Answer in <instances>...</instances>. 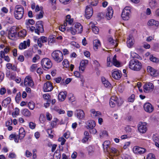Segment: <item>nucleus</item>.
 Returning <instances> with one entry per match:
<instances>
[{
  "label": "nucleus",
  "instance_id": "f257e3e1",
  "mask_svg": "<svg viewBox=\"0 0 159 159\" xmlns=\"http://www.w3.org/2000/svg\"><path fill=\"white\" fill-rule=\"evenodd\" d=\"M24 12V7L20 5L16 6L14 12V15L16 18L20 20L22 18Z\"/></svg>",
  "mask_w": 159,
  "mask_h": 159
},
{
  "label": "nucleus",
  "instance_id": "f03ea898",
  "mask_svg": "<svg viewBox=\"0 0 159 159\" xmlns=\"http://www.w3.org/2000/svg\"><path fill=\"white\" fill-rule=\"evenodd\" d=\"M129 68L135 71H139L142 68L141 63L137 60L133 59L130 60L129 65Z\"/></svg>",
  "mask_w": 159,
  "mask_h": 159
},
{
  "label": "nucleus",
  "instance_id": "7ed1b4c3",
  "mask_svg": "<svg viewBox=\"0 0 159 159\" xmlns=\"http://www.w3.org/2000/svg\"><path fill=\"white\" fill-rule=\"evenodd\" d=\"M52 59L57 62H61L63 59V54L62 52L59 50H56L52 53Z\"/></svg>",
  "mask_w": 159,
  "mask_h": 159
},
{
  "label": "nucleus",
  "instance_id": "20e7f679",
  "mask_svg": "<svg viewBox=\"0 0 159 159\" xmlns=\"http://www.w3.org/2000/svg\"><path fill=\"white\" fill-rule=\"evenodd\" d=\"M72 26L75 28H74L73 27H72L69 28V30L72 34L75 35L76 33L79 34L82 32L83 31V26L80 23H73Z\"/></svg>",
  "mask_w": 159,
  "mask_h": 159
},
{
  "label": "nucleus",
  "instance_id": "39448f33",
  "mask_svg": "<svg viewBox=\"0 0 159 159\" xmlns=\"http://www.w3.org/2000/svg\"><path fill=\"white\" fill-rule=\"evenodd\" d=\"M29 28L31 31H33L34 30L35 32L38 35L39 34L40 32L43 33L44 31L42 20H39L37 22L36 29H35V27L33 26H31Z\"/></svg>",
  "mask_w": 159,
  "mask_h": 159
},
{
  "label": "nucleus",
  "instance_id": "423d86ee",
  "mask_svg": "<svg viewBox=\"0 0 159 159\" xmlns=\"http://www.w3.org/2000/svg\"><path fill=\"white\" fill-rule=\"evenodd\" d=\"M123 103V100L121 98H118L116 96H112L109 101V104L111 107H115L116 104L118 106H120Z\"/></svg>",
  "mask_w": 159,
  "mask_h": 159
},
{
  "label": "nucleus",
  "instance_id": "0eeeda50",
  "mask_svg": "<svg viewBox=\"0 0 159 159\" xmlns=\"http://www.w3.org/2000/svg\"><path fill=\"white\" fill-rule=\"evenodd\" d=\"M41 64L43 69L45 70L50 68L52 66L51 60L47 58L43 59L41 61Z\"/></svg>",
  "mask_w": 159,
  "mask_h": 159
},
{
  "label": "nucleus",
  "instance_id": "6e6552de",
  "mask_svg": "<svg viewBox=\"0 0 159 159\" xmlns=\"http://www.w3.org/2000/svg\"><path fill=\"white\" fill-rule=\"evenodd\" d=\"M17 35L16 28L15 26L12 27L9 30L8 37L9 39L14 40Z\"/></svg>",
  "mask_w": 159,
  "mask_h": 159
},
{
  "label": "nucleus",
  "instance_id": "1a4fd4ad",
  "mask_svg": "<svg viewBox=\"0 0 159 159\" xmlns=\"http://www.w3.org/2000/svg\"><path fill=\"white\" fill-rule=\"evenodd\" d=\"M93 13L92 8L89 6H87L85 10V16L87 19H89L92 16Z\"/></svg>",
  "mask_w": 159,
  "mask_h": 159
},
{
  "label": "nucleus",
  "instance_id": "9d476101",
  "mask_svg": "<svg viewBox=\"0 0 159 159\" xmlns=\"http://www.w3.org/2000/svg\"><path fill=\"white\" fill-rule=\"evenodd\" d=\"M24 84L25 86L32 87L34 85V83L32 78L29 76H26L25 78L24 81Z\"/></svg>",
  "mask_w": 159,
  "mask_h": 159
},
{
  "label": "nucleus",
  "instance_id": "9b49d317",
  "mask_svg": "<svg viewBox=\"0 0 159 159\" xmlns=\"http://www.w3.org/2000/svg\"><path fill=\"white\" fill-rule=\"evenodd\" d=\"M138 127V130L141 133H144L147 130V124L145 122H140Z\"/></svg>",
  "mask_w": 159,
  "mask_h": 159
},
{
  "label": "nucleus",
  "instance_id": "f8f14e48",
  "mask_svg": "<svg viewBox=\"0 0 159 159\" xmlns=\"http://www.w3.org/2000/svg\"><path fill=\"white\" fill-rule=\"evenodd\" d=\"M143 88L144 92L147 93L152 91L154 89V86L152 83H147L144 84Z\"/></svg>",
  "mask_w": 159,
  "mask_h": 159
},
{
  "label": "nucleus",
  "instance_id": "ddd939ff",
  "mask_svg": "<svg viewBox=\"0 0 159 159\" xmlns=\"http://www.w3.org/2000/svg\"><path fill=\"white\" fill-rule=\"evenodd\" d=\"M113 10L111 7H109L107 9V12L106 17L107 19L110 20L113 17Z\"/></svg>",
  "mask_w": 159,
  "mask_h": 159
},
{
  "label": "nucleus",
  "instance_id": "4468645a",
  "mask_svg": "<svg viewBox=\"0 0 159 159\" xmlns=\"http://www.w3.org/2000/svg\"><path fill=\"white\" fill-rule=\"evenodd\" d=\"M52 85L49 81H48L44 84L43 90L44 92H48L51 91L53 89Z\"/></svg>",
  "mask_w": 159,
  "mask_h": 159
},
{
  "label": "nucleus",
  "instance_id": "2eb2a0df",
  "mask_svg": "<svg viewBox=\"0 0 159 159\" xmlns=\"http://www.w3.org/2000/svg\"><path fill=\"white\" fill-rule=\"evenodd\" d=\"M134 152L136 154H143L146 151V149L143 148L135 146L133 148Z\"/></svg>",
  "mask_w": 159,
  "mask_h": 159
},
{
  "label": "nucleus",
  "instance_id": "dca6fc26",
  "mask_svg": "<svg viewBox=\"0 0 159 159\" xmlns=\"http://www.w3.org/2000/svg\"><path fill=\"white\" fill-rule=\"evenodd\" d=\"M143 107L145 111L149 113L152 112L154 109L152 105L149 102L145 103L143 106Z\"/></svg>",
  "mask_w": 159,
  "mask_h": 159
},
{
  "label": "nucleus",
  "instance_id": "f3484780",
  "mask_svg": "<svg viewBox=\"0 0 159 159\" xmlns=\"http://www.w3.org/2000/svg\"><path fill=\"white\" fill-rule=\"evenodd\" d=\"M75 115L79 119H82L84 116V111L81 109L76 110L75 112Z\"/></svg>",
  "mask_w": 159,
  "mask_h": 159
},
{
  "label": "nucleus",
  "instance_id": "a211bd4d",
  "mask_svg": "<svg viewBox=\"0 0 159 159\" xmlns=\"http://www.w3.org/2000/svg\"><path fill=\"white\" fill-rule=\"evenodd\" d=\"M147 71L152 76H156L157 75L156 70L151 66L147 67Z\"/></svg>",
  "mask_w": 159,
  "mask_h": 159
},
{
  "label": "nucleus",
  "instance_id": "6ab92c4d",
  "mask_svg": "<svg viewBox=\"0 0 159 159\" xmlns=\"http://www.w3.org/2000/svg\"><path fill=\"white\" fill-rule=\"evenodd\" d=\"M88 61L87 60H82L80 63L79 69L82 72H83L86 66L88 65Z\"/></svg>",
  "mask_w": 159,
  "mask_h": 159
},
{
  "label": "nucleus",
  "instance_id": "aec40b11",
  "mask_svg": "<svg viewBox=\"0 0 159 159\" xmlns=\"http://www.w3.org/2000/svg\"><path fill=\"white\" fill-rule=\"evenodd\" d=\"M30 40L28 39L26 41H25L23 43H21L19 46V48L20 50L25 49L27 48V46L28 47L30 46Z\"/></svg>",
  "mask_w": 159,
  "mask_h": 159
},
{
  "label": "nucleus",
  "instance_id": "412c9836",
  "mask_svg": "<svg viewBox=\"0 0 159 159\" xmlns=\"http://www.w3.org/2000/svg\"><path fill=\"white\" fill-rule=\"evenodd\" d=\"M111 75L113 78L117 80L119 79L122 75L121 72L119 70L112 72Z\"/></svg>",
  "mask_w": 159,
  "mask_h": 159
},
{
  "label": "nucleus",
  "instance_id": "4be33fe9",
  "mask_svg": "<svg viewBox=\"0 0 159 159\" xmlns=\"http://www.w3.org/2000/svg\"><path fill=\"white\" fill-rule=\"evenodd\" d=\"M130 11L123 10L121 16L123 20H125V18L128 20L129 17V15Z\"/></svg>",
  "mask_w": 159,
  "mask_h": 159
},
{
  "label": "nucleus",
  "instance_id": "5701e85b",
  "mask_svg": "<svg viewBox=\"0 0 159 159\" xmlns=\"http://www.w3.org/2000/svg\"><path fill=\"white\" fill-rule=\"evenodd\" d=\"M66 92H60L58 95V97L59 101H63L66 98Z\"/></svg>",
  "mask_w": 159,
  "mask_h": 159
},
{
  "label": "nucleus",
  "instance_id": "b1692460",
  "mask_svg": "<svg viewBox=\"0 0 159 159\" xmlns=\"http://www.w3.org/2000/svg\"><path fill=\"white\" fill-rule=\"evenodd\" d=\"M25 131L23 128H21L19 130V134L18 138L19 139H22L24 138L25 135Z\"/></svg>",
  "mask_w": 159,
  "mask_h": 159
},
{
  "label": "nucleus",
  "instance_id": "393cba45",
  "mask_svg": "<svg viewBox=\"0 0 159 159\" xmlns=\"http://www.w3.org/2000/svg\"><path fill=\"white\" fill-rule=\"evenodd\" d=\"M127 39V46L129 48L131 47L134 44L133 42V38L132 36L130 35H129Z\"/></svg>",
  "mask_w": 159,
  "mask_h": 159
},
{
  "label": "nucleus",
  "instance_id": "a878e982",
  "mask_svg": "<svg viewBox=\"0 0 159 159\" xmlns=\"http://www.w3.org/2000/svg\"><path fill=\"white\" fill-rule=\"evenodd\" d=\"M108 152L111 156H117L118 154L117 150L115 148H109Z\"/></svg>",
  "mask_w": 159,
  "mask_h": 159
},
{
  "label": "nucleus",
  "instance_id": "bb28decb",
  "mask_svg": "<svg viewBox=\"0 0 159 159\" xmlns=\"http://www.w3.org/2000/svg\"><path fill=\"white\" fill-rule=\"evenodd\" d=\"M101 80L102 84L106 87H111V84L104 77H102Z\"/></svg>",
  "mask_w": 159,
  "mask_h": 159
},
{
  "label": "nucleus",
  "instance_id": "cd10ccee",
  "mask_svg": "<svg viewBox=\"0 0 159 159\" xmlns=\"http://www.w3.org/2000/svg\"><path fill=\"white\" fill-rule=\"evenodd\" d=\"M86 148L89 155L91 156L94 153L95 149L93 146L91 145L89 146Z\"/></svg>",
  "mask_w": 159,
  "mask_h": 159
},
{
  "label": "nucleus",
  "instance_id": "c85d7f7f",
  "mask_svg": "<svg viewBox=\"0 0 159 159\" xmlns=\"http://www.w3.org/2000/svg\"><path fill=\"white\" fill-rule=\"evenodd\" d=\"M90 112L91 113V116L93 118L98 117L99 115H100L101 113L99 111H96L94 109H92L90 110Z\"/></svg>",
  "mask_w": 159,
  "mask_h": 159
},
{
  "label": "nucleus",
  "instance_id": "c756f323",
  "mask_svg": "<svg viewBox=\"0 0 159 159\" xmlns=\"http://www.w3.org/2000/svg\"><path fill=\"white\" fill-rule=\"evenodd\" d=\"M87 128L88 129L93 128L95 127L96 123L94 120H90L87 122Z\"/></svg>",
  "mask_w": 159,
  "mask_h": 159
},
{
  "label": "nucleus",
  "instance_id": "7c9ffc66",
  "mask_svg": "<svg viewBox=\"0 0 159 159\" xmlns=\"http://www.w3.org/2000/svg\"><path fill=\"white\" fill-rule=\"evenodd\" d=\"M27 34V32L25 30H23L19 31L17 34L18 36L20 38H23Z\"/></svg>",
  "mask_w": 159,
  "mask_h": 159
},
{
  "label": "nucleus",
  "instance_id": "2f4dec72",
  "mask_svg": "<svg viewBox=\"0 0 159 159\" xmlns=\"http://www.w3.org/2000/svg\"><path fill=\"white\" fill-rule=\"evenodd\" d=\"M93 44L94 49L95 50H97L98 49V47L100 45V42L99 40H95L93 41Z\"/></svg>",
  "mask_w": 159,
  "mask_h": 159
},
{
  "label": "nucleus",
  "instance_id": "473e14b6",
  "mask_svg": "<svg viewBox=\"0 0 159 159\" xmlns=\"http://www.w3.org/2000/svg\"><path fill=\"white\" fill-rule=\"evenodd\" d=\"M53 158L56 159H60L61 153L59 150H57L53 155Z\"/></svg>",
  "mask_w": 159,
  "mask_h": 159
},
{
  "label": "nucleus",
  "instance_id": "72a5a7b5",
  "mask_svg": "<svg viewBox=\"0 0 159 159\" xmlns=\"http://www.w3.org/2000/svg\"><path fill=\"white\" fill-rule=\"evenodd\" d=\"M148 24L149 25H155L157 26L159 25V23L157 20H149Z\"/></svg>",
  "mask_w": 159,
  "mask_h": 159
},
{
  "label": "nucleus",
  "instance_id": "f704fd0d",
  "mask_svg": "<svg viewBox=\"0 0 159 159\" xmlns=\"http://www.w3.org/2000/svg\"><path fill=\"white\" fill-rule=\"evenodd\" d=\"M116 56L115 55L112 59V63L116 67H118L120 66V64L119 62L116 59Z\"/></svg>",
  "mask_w": 159,
  "mask_h": 159
},
{
  "label": "nucleus",
  "instance_id": "c9c22d12",
  "mask_svg": "<svg viewBox=\"0 0 159 159\" xmlns=\"http://www.w3.org/2000/svg\"><path fill=\"white\" fill-rule=\"evenodd\" d=\"M22 114L25 116L29 117L31 115V113L27 109H24L22 112Z\"/></svg>",
  "mask_w": 159,
  "mask_h": 159
},
{
  "label": "nucleus",
  "instance_id": "e433bc0d",
  "mask_svg": "<svg viewBox=\"0 0 159 159\" xmlns=\"http://www.w3.org/2000/svg\"><path fill=\"white\" fill-rule=\"evenodd\" d=\"M11 102V98L9 97H7L5 99L3 100V101L2 102V105L3 106V105H4L5 106L6 105H7V104H9Z\"/></svg>",
  "mask_w": 159,
  "mask_h": 159
},
{
  "label": "nucleus",
  "instance_id": "4c0bfd02",
  "mask_svg": "<svg viewBox=\"0 0 159 159\" xmlns=\"http://www.w3.org/2000/svg\"><path fill=\"white\" fill-rule=\"evenodd\" d=\"M108 141H106L102 145L104 151H107L108 152L110 148H108V144H107V143H108Z\"/></svg>",
  "mask_w": 159,
  "mask_h": 159
},
{
  "label": "nucleus",
  "instance_id": "58836bf2",
  "mask_svg": "<svg viewBox=\"0 0 159 159\" xmlns=\"http://www.w3.org/2000/svg\"><path fill=\"white\" fill-rule=\"evenodd\" d=\"M157 3L155 0H151L149 2V5L151 7H154L157 6Z\"/></svg>",
  "mask_w": 159,
  "mask_h": 159
},
{
  "label": "nucleus",
  "instance_id": "ea45409f",
  "mask_svg": "<svg viewBox=\"0 0 159 159\" xmlns=\"http://www.w3.org/2000/svg\"><path fill=\"white\" fill-rule=\"evenodd\" d=\"M150 60L153 62L157 63L159 61V59L157 58L152 55H150Z\"/></svg>",
  "mask_w": 159,
  "mask_h": 159
},
{
  "label": "nucleus",
  "instance_id": "a19ab883",
  "mask_svg": "<svg viewBox=\"0 0 159 159\" xmlns=\"http://www.w3.org/2000/svg\"><path fill=\"white\" fill-rule=\"evenodd\" d=\"M92 28V30L93 32L95 34H98L99 32V29L96 26H91Z\"/></svg>",
  "mask_w": 159,
  "mask_h": 159
},
{
  "label": "nucleus",
  "instance_id": "79ce46f5",
  "mask_svg": "<svg viewBox=\"0 0 159 159\" xmlns=\"http://www.w3.org/2000/svg\"><path fill=\"white\" fill-rule=\"evenodd\" d=\"M152 139L155 143L159 142V136L157 134H154L152 136Z\"/></svg>",
  "mask_w": 159,
  "mask_h": 159
},
{
  "label": "nucleus",
  "instance_id": "37998d69",
  "mask_svg": "<svg viewBox=\"0 0 159 159\" xmlns=\"http://www.w3.org/2000/svg\"><path fill=\"white\" fill-rule=\"evenodd\" d=\"M89 3L93 6H96L97 5L98 0H89Z\"/></svg>",
  "mask_w": 159,
  "mask_h": 159
},
{
  "label": "nucleus",
  "instance_id": "c03bdc74",
  "mask_svg": "<svg viewBox=\"0 0 159 159\" xmlns=\"http://www.w3.org/2000/svg\"><path fill=\"white\" fill-rule=\"evenodd\" d=\"M28 106L30 109L33 110L34 108V104L33 102H30L28 103Z\"/></svg>",
  "mask_w": 159,
  "mask_h": 159
},
{
  "label": "nucleus",
  "instance_id": "a18cd8bd",
  "mask_svg": "<svg viewBox=\"0 0 159 159\" xmlns=\"http://www.w3.org/2000/svg\"><path fill=\"white\" fill-rule=\"evenodd\" d=\"M55 40V36L52 35L49 36L48 39L49 43H52L54 42Z\"/></svg>",
  "mask_w": 159,
  "mask_h": 159
},
{
  "label": "nucleus",
  "instance_id": "49530a36",
  "mask_svg": "<svg viewBox=\"0 0 159 159\" xmlns=\"http://www.w3.org/2000/svg\"><path fill=\"white\" fill-rule=\"evenodd\" d=\"M21 98V94L20 92H19L17 94L16 97V101L17 103H19V101Z\"/></svg>",
  "mask_w": 159,
  "mask_h": 159
},
{
  "label": "nucleus",
  "instance_id": "de8ad7c7",
  "mask_svg": "<svg viewBox=\"0 0 159 159\" xmlns=\"http://www.w3.org/2000/svg\"><path fill=\"white\" fill-rule=\"evenodd\" d=\"M34 20H28L26 23V25L27 28L30 27V25H33L34 24Z\"/></svg>",
  "mask_w": 159,
  "mask_h": 159
},
{
  "label": "nucleus",
  "instance_id": "09e8293b",
  "mask_svg": "<svg viewBox=\"0 0 159 159\" xmlns=\"http://www.w3.org/2000/svg\"><path fill=\"white\" fill-rule=\"evenodd\" d=\"M63 66L65 67H67L69 66V62L66 59H64L62 62Z\"/></svg>",
  "mask_w": 159,
  "mask_h": 159
},
{
  "label": "nucleus",
  "instance_id": "8fccbe9b",
  "mask_svg": "<svg viewBox=\"0 0 159 159\" xmlns=\"http://www.w3.org/2000/svg\"><path fill=\"white\" fill-rule=\"evenodd\" d=\"M68 99L69 101L73 102L75 100V97L72 94H70L68 95Z\"/></svg>",
  "mask_w": 159,
  "mask_h": 159
},
{
  "label": "nucleus",
  "instance_id": "3c124183",
  "mask_svg": "<svg viewBox=\"0 0 159 159\" xmlns=\"http://www.w3.org/2000/svg\"><path fill=\"white\" fill-rule=\"evenodd\" d=\"M58 121V119L57 118L54 119V120H53L51 122V126L53 127H55L57 124V122Z\"/></svg>",
  "mask_w": 159,
  "mask_h": 159
},
{
  "label": "nucleus",
  "instance_id": "603ef678",
  "mask_svg": "<svg viewBox=\"0 0 159 159\" xmlns=\"http://www.w3.org/2000/svg\"><path fill=\"white\" fill-rule=\"evenodd\" d=\"M43 11H41L37 15L36 19H41L43 16Z\"/></svg>",
  "mask_w": 159,
  "mask_h": 159
},
{
  "label": "nucleus",
  "instance_id": "864d4df0",
  "mask_svg": "<svg viewBox=\"0 0 159 159\" xmlns=\"http://www.w3.org/2000/svg\"><path fill=\"white\" fill-rule=\"evenodd\" d=\"M58 141L60 142H61V145H63L66 141V139L63 137L59 138L58 139Z\"/></svg>",
  "mask_w": 159,
  "mask_h": 159
},
{
  "label": "nucleus",
  "instance_id": "5fc2aeb1",
  "mask_svg": "<svg viewBox=\"0 0 159 159\" xmlns=\"http://www.w3.org/2000/svg\"><path fill=\"white\" fill-rule=\"evenodd\" d=\"M37 67V65L36 64H33L30 67V70L32 72L34 71L36 68Z\"/></svg>",
  "mask_w": 159,
  "mask_h": 159
},
{
  "label": "nucleus",
  "instance_id": "6e6d98bb",
  "mask_svg": "<svg viewBox=\"0 0 159 159\" xmlns=\"http://www.w3.org/2000/svg\"><path fill=\"white\" fill-rule=\"evenodd\" d=\"M135 95L133 94L128 98V101L130 102H133L134 100Z\"/></svg>",
  "mask_w": 159,
  "mask_h": 159
},
{
  "label": "nucleus",
  "instance_id": "4d7b16f0",
  "mask_svg": "<svg viewBox=\"0 0 159 159\" xmlns=\"http://www.w3.org/2000/svg\"><path fill=\"white\" fill-rule=\"evenodd\" d=\"M147 159H155V156L152 153H149L148 155Z\"/></svg>",
  "mask_w": 159,
  "mask_h": 159
},
{
  "label": "nucleus",
  "instance_id": "13d9d810",
  "mask_svg": "<svg viewBox=\"0 0 159 159\" xmlns=\"http://www.w3.org/2000/svg\"><path fill=\"white\" fill-rule=\"evenodd\" d=\"M39 39L41 40V41H42V43H46L47 42V38L44 36H42Z\"/></svg>",
  "mask_w": 159,
  "mask_h": 159
},
{
  "label": "nucleus",
  "instance_id": "bf43d9fd",
  "mask_svg": "<svg viewBox=\"0 0 159 159\" xmlns=\"http://www.w3.org/2000/svg\"><path fill=\"white\" fill-rule=\"evenodd\" d=\"M19 114V109L17 108H16L15 109V111L13 113L12 115L17 116Z\"/></svg>",
  "mask_w": 159,
  "mask_h": 159
},
{
  "label": "nucleus",
  "instance_id": "052dcab7",
  "mask_svg": "<svg viewBox=\"0 0 159 159\" xmlns=\"http://www.w3.org/2000/svg\"><path fill=\"white\" fill-rule=\"evenodd\" d=\"M29 126L30 128L33 129L35 128V124L33 122H30L29 124Z\"/></svg>",
  "mask_w": 159,
  "mask_h": 159
},
{
  "label": "nucleus",
  "instance_id": "680f3d73",
  "mask_svg": "<svg viewBox=\"0 0 159 159\" xmlns=\"http://www.w3.org/2000/svg\"><path fill=\"white\" fill-rule=\"evenodd\" d=\"M6 89L4 88H2L0 90V93L1 95L4 94L6 92Z\"/></svg>",
  "mask_w": 159,
  "mask_h": 159
},
{
  "label": "nucleus",
  "instance_id": "e2e57ef3",
  "mask_svg": "<svg viewBox=\"0 0 159 159\" xmlns=\"http://www.w3.org/2000/svg\"><path fill=\"white\" fill-rule=\"evenodd\" d=\"M39 57L38 55H36L35 57H34L33 58V62H35L36 61L39 59Z\"/></svg>",
  "mask_w": 159,
  "mask_h": 159
},
{
  "label": "nucleus",
  "instance_id": "0e129e2a",
  "mask_svg": "<svg viewBox=\"0 0 159 159\" xmlns=\"http://www.w3.org/2000/svg\"><path fill=\"white\" fill-rule=\"evenodd\" d=\"M89 129V132L91 134H95L97 132L96 130L95 129L93 128Z\"/></svg>",
  "mask_w": 159,
  "mask_h": 159
},
{
  "label": "nucleus",
  "instance_id": "69168bd1",
  "mask_svg": "<svg viewBox=\"0 0 159 159\" xmlns=\"http://www.w3.org/2000/svg\"><path fill=\"white\" fill-rule=\"evenodd\" d=\"M60 2L61 3L66 4L68 3L70 1V0H59Z\"/></svg>",
  "mask_w": 159,
  "mask_h": 159
},
{
  "label": "nucleus",
  "instance_id": "338daca9",
  "mask_svg": "<svg viewBox=\"0 0 159 159\" xmlns=\"http://www.w3.org/2000/svg\"><path fill=\"white\" fill-rule=\"evenodd\" d=\"M98 16L100 18V19H103L105 17L104 14L103 13H99Z\"/></svg>",
  "mask_w": 159,
  "mask_h": 159
},
{
  "label": "nucleus",
  "instance_id": "774afa93",
  "mask_svg": "<svg viewBox=\"0 0 159 159\" xmlns=\"http://www.w3.org/2000/svg\"><path fill=\"white\" fill-rule=\"evenodd\" d=\"M37 72L40 75L43 73V70L40 68H39L37 70Z\"/></svg>",
  "mask_w": 159,
  "mask_h": 159
}]
</instances>
